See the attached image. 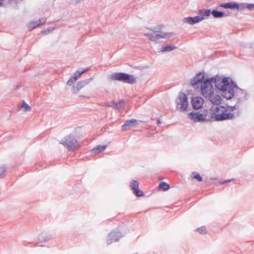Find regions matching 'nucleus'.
Segmentation results:
<instances>
[{"mask_svg":"<svg viewBox=\"0 0 254 254\" xmlns=\"http://www.w3.org/2000/svg\"><path fill=\"white\" fill-rule=\"evenodd\" d=\"M192 87L200 91V94L212 104L209 110L211 118L216 121L230 120L234 114L230 109L224 106H219L223 102V98L231 99L238 90L236 83L230 77L216 75L208 77L203 71L196 74L190 80Z\"/></svg>","mask_w":254,"mask_h":254,"instance_id":"nucleus-1","label":"nucleus"},{"mask_svg":"<svg viewBox=\"0 0 254 254\" xmlns=\"http://www.w3.org/2000/svg\"><path fill=\"white\" fill-rule=\"evenodd\" d=\"M144 35L149 40L155 42L153 46V48L157 52H170L177 48V47L174 45H168L166 46H158L157 44L159 43V40L160 39H169L173 37L174 34L172 32H165L163 31L150 30L149 31L145 32L144 33Z\"/></svg>","mask_w":254,"mask_h":254,"instance_id":"nucleus-2","label":"nucleus"},{"mask_svg":"<svg viewBox=\"0 0 254 254\" xmlns=\"http://www.w3.org/2000/svg\"><path fill=\"white\" fill-rule=\"evenodd\" d=\"M176 108L178 110L183 112L188 107L189 102L186 94L180 93L176 100Z\"/></svg>","mask_w":254,"mask_h":254,"instance_id":"nucleus-3","label":"nucleus"},{"mask_svg":"<svg viewBox=\"0 0 254 254\" xmlns=\"http://www.w3.org/2000/svg\"><path fill=\"white\" fill-rule=\"evenodd\" d=\"M112 78L130 84H133L136 82V78L133 75L124 73H115L112 75Z\"/></svg>","mask_w":254,"mask_h":254,"instance_id":"nucleus-4","label":"nucleus"},{"mask_svg":"<svg viewBox=\"0 0 254 254\" xmlns=\"http://www.w3.org/2000/svg\"><path fill=\"white\" fill-rule=\"evenodd\" d=\"M60 143L67 148L68 150H74L78 147L76 139L71 135H68L62 139Z\"/></svg>","mask_w":254,"mask_h":254,"instance_id":"nucleus-5","label":"nucleus"},{"mask_svg":"<svg viewBox=\"0 0 254 254\" xmlns=\"http://www.w3.org/2000/svg\"><path fill=\"white\" fill-rule=\"evenodd\" d=\"M189 118L195 122H201L207 120L206 114L199 112H191L189 114Z\"/></svg>","mask_w":254,"mask_h":254,"instance_id":"nucleus-6","label":"nucleus"},{"mask_svg":"<svg viewBox=\"0 0 254 254\" xmlns=\"http://www.w3.org/2000/svg\"><path fill=\"white\" fill-rule=\"evenodd\" d=\"M88 84V81L86 80L81 81L78 82L76 86L73 87V90L74 93H78L80 91L81 96H83V93L84 91H88V88H84V87Z\"/></svg>","mask_w":254,"mask_h":254,"instance_id":"nucleus-7","label":"nucleus"},{"mask_svg":"<svg viewBox=\"0 0 254 254\" xmlns=\"http://www.w3.org/2000/svg\"><path fill=\"white\" fill-rule=\"evenodd\" d=\"M204 19L203 16L197 15L193 17H188L184 18L183 22L190 25H193L202 21Z\"/></svg>","mask_w":254,"mask_h":254,"instance_id":"nucleus-8","label":"nucleus"},{"mask_svg":"<svg viewBox=\"0 0 254 254\" xmlns=\"http://www.w3.org/2000/svg\"><path fill=\"white\" fill-rule=\"evenodd\" d=\"M121 237V234L119 232L113 231L108 235L107 239V245L118 241Z\"/></svg>","mask_w":254,"mask_h":254,"instance_id":"nucleus-9","label":"nucleus"},{"mask_svg":"<svg viewBox=\"0 0 254 254\" xmlns=\"http://www.w3.org/2000/svg\"><path fill=\"white\" fill-rule=\"evenodd\" d=\"M203 104L204 100L201 97H194L192 98L191 104L194 109H199L201 108Z\"/></svg>","mask_w":254,"mask_h":254,"instance_id":"nucleus-10","label":"nucleus"},{"mask_svg":"<svg viewBox=\"0 0 254 254\" xmlns=\"http://www.w3.org/2000/svg\"><path fill=\"white\" fill-rule=\"evenodd\" d=\"M138 125L137 121L135 119H131L127 121L122 126L123 130H127L131 127H134Z\"/></svg>","mask_w":254,"mask_h":254,"instance_id":"nucleus-11","label":"nucleus"},{"mask_svg":"<svg viewBox=\"0 0 254 254\" xmlns=\"http://www.w3.org/2000/svg\"><path fill=\"white\" fill-rule=\"evenodd\" d=\"M45 22V20H43V19L42 20H39L38 21H32V22H30L28 24L27 26H28V28L29 29V30H31L32 29L36 28L37 27H38L40 25L43 24Z\"/></svg>","mask_w":254,"mask_h":254,"instance_id":"nucleus-12","label":"nucleus"},{"mask_svg":"<svg viewBox=\"0 0 254 254\" xmlns=\"http://www.w3.org/2000/svg\"><path fill=\"white\" fill-rule=\"evenodd\" d=\"M20 110L23 112H28L31 111V107L24 101H22L19 106Z\"/></svg>","mask_w":254,"mask_h":254,"instance_id":"nucleus-13","label":"nucleus"},{"mask_svg":"<svg viewBox=\"0 0 254 254\" xmlns=\"http://www.w3.org/2000/svg\"><path fill=\"white\" fill-rule=\"evenodd\" d=\"M227 8H236L238 9H243L245 7V5L243 4H238L235 2L227 3Z\"/></svg>","mask_w":254,"mask_h":254,"instance_id":"nucleus-14","label":"nucleus"},{"mask_svg":"<svg viewBox=\"0 0 254 254\" xmlns=\"http://www.w3.org/2000/svg\"><path fill=\"white\" fill-rule=\"evenodd\" d=\"M124 102L123 101H120L118 102H112L110 104L107 105L108 106L112 107L114 108L119 109L122 108L124 105Z\"/></svg>","mask_w":254,"mask_h":254,"instance_id":"nucleus-15","label":"nucleus"},{"mask_svg":"<svg viewBox=\"0 0 254 254\" xmlns=\"http://www.w3.org/2000/svg\"><path fill=\"white\" fill-rule=\"evenodd\" d=\"M211 14L215 18H220L226 16L224 12L219 11L216 10H213L211 12Z\"/></svg>","mask_w":254,"mask_h":254,"instance_id":"nucleus-16","label":"nucleus"},{"mask_svg":"<svg viewBox=\"0 0 254 254\" xmlns=\"http://www.w3.org/2000/svg\"><path fill=\"white\" fill-rule=\"evenodd\" d=\"M212 11L210 9H200L198 10V13L200 15V16L204 17H209Z\"/></svg>","mask_w":254,"mask_h":254,"instance_id":"nucleus-17","label":"nucleus"},{"mask_svg":"<svg viewBox=\"0 0 254 254\" xmlns=\"http://www.w3.org/2000/svg\"><path fill=\"white\" fill-rule=\"evenodd\" d=\"M239 91H240L241 93L243 95V97H241L242 99L247 100L250 98L251 94L248 91H247V90L241 89H239Z\"/></svg>","mask_w":254,"mask_h":254,"instance_id":"nucleus-18","label":"nucleus"},{"mask_svg":"<svg viewBox=\"0 0 254 254\" xmlns=\"http://www.w3.org/2000/svg\"><path fill=\"white\" fill-rule=\"evenodd\" d=\"M6 175V167L3 164H0V179L3 178Z\"/></svg>","mask_w":254,"mask_h":254,"instance_id":"nucleus-19","label":"nucleus"},{"mask_svg":"<svg viewBox=\"0 0 254 254\" xmlns=\"http://www.w3.org/2000/svg\"><path fill=\"white\" fill-rule=\"evenodd\" d=\"M106 147H107L106 145L98 146H96V147L94 148L91 150V151L93 153H98L101 152L103 151V150H104L106 148Z\"/></svg>","mask_w":254,"mask_h":254,"instance_id":"nucleus-20","label":"nucleus"},{"mask_svg":"<svg viewBox=\"0 0 254 254\" xmlns=\"http://www.w3.org/2000/svg\"><path fill=\"white\" fill-rule=\"evenodd\" d=\"M130 186L131 189L134 191L135 190L138 189L139 183L136 181L132 180L130 183Z\"/></svg>","mask_w":254,"mask_h":254,"instance_id":"nucleus-21","label":"nucleus"},{"mask_svg":"<svg viewBox=\"0 0 254 254\" xmlns=\"http://www.w3.org/2000/svg\"><path fill=\"white\" fill-rule=\"evenodd\" d=\"M190 177L192 179H196L199 182H201L202 181V178L201 177V176H200L199 173H198L197 172H193L192 173V174L191 175Z\"/></svg>","mask_w":254,"mask_h":254,"instance_id":"nucleus-22","label":"nucleus"},{"mask_svg":"<svg viewBox=\"0 0 254 254\" xmlns=\"http://www.w3.org/2000/svg\"><path fill=\"white\" fill-rule=\"evenodd\" d=\"M159 188L163 190H167L169 188V186L168 184L162 182L159 185Z\"/></svg>","mask_w":254,"mask_h":254,"instance_id":"nucleus-23","label":"nucleus"},{"mask_svg":"<svg viewBox=\"0 0 254 254\" xmlns=\"http://www.w3.org/2000/svg\"><path fill=\"white\" fill-rule=\"evenodd\" d=\"M86 70H83L81 72L76 71L75 72L74 74V76L72 77L74 79H75V81L83 74L85 72Z\"/></svg>","mask_w":254,"mask_h":254,"instance_id":"nucleus-24","label":"nucleus"},{"mask_svg":"<svg viewBox=\"0 0 254 254\" xmlns=\"http://www.w3.org/2000/svg\"><path fill=\"white\" fill-rule=\"evenodd\" d=\"M134 193L137 196H144V193L142 192V191L137 189L133 191Z\"/></svg>","mask_w":254,"mask_h":254,"instance_id":"nucleus-25","label":"nucleus"},{"mask_svg":"<svg viewBox=\"0 0 254 254\" xmlns=\"http://www.w3.org/2000/svg\"><path fill=\"white\" fill-rule=\"evenodd\" d=\"M243 4H244V3ZM244 5L245 7L244 8V9L247 8V9L250 10H254V4H248L247 5L246 4H244Z\"/></svg>","mask_w":254,"mask_h":254,"instance_id":"nucleus-26","label":"nucleus"},{"mask_svg":"<svg viewBox=\"0 0 254 254\" xmlns=\"http://www.w3.org/2000/svg\"><path fill=\"white\" fill-rule=\"evenodd\" d=\"M197 231L201 234H204L206 232V228L204 227H201L199 228Z\"/></svg>","mask_w":254,"mask_h":254,"instance_id":"nucleus-27","label":"nucleus"},{"mask_svg":"<svg viewBox=\"0 0 254 254\" xmlns=\"http://www.w3.org/2000/svg\"><path fill=\"white\" fill-rule=\"evenodd\" d=\"M75 79H74L73 77H71L69 79V80L67 81L66 84L68 86H71L75 82Z\"/></svg>","mask_w":254,"mask_h":254,"instance_id":"nucleus-28","label":"nucleus"},{"mask_svg":"<svg viewBox=\"0 0 254 254\" xmlns=\"http://www.w3.org/2000/svg\"><path fill=\"white\" fill-rule=\"evenodd\" d=\"M227 6H228L227 3H222L220 5V6L225 8H227Z\"/></svg>","mask_w":254,"mask_h":254,"instance_id":"nucleus-29","label":"nucleus"},{"mask_svg":"<svg viewBox=\"0 0 254 254\" xmlns=\"http://www.w3.org/2000/svg\"><path fill=\"white\" fill-rule=\"evenodd\" d=\"M161 121H160V120H158L157 121V124H161Z\"/></svg>","mask_w":254,"mask_h":254,"instance_id":"nucleus-30","label":"nucleus"},{"mask_svg":"<svg viewBox=\"0 0 254 254\" xmlns=\"http://www.w3.org/2000/svg\"><path fill=\"white\" fill-rule=\"evenodd\" d=\"M3 0H0V6L1 5V4H2V2L3 1Z\"/></svg>","mask_w":254,"mask_h":254,"instance_id":"nucleus-31","label":"nucleus"}]
</instances>
